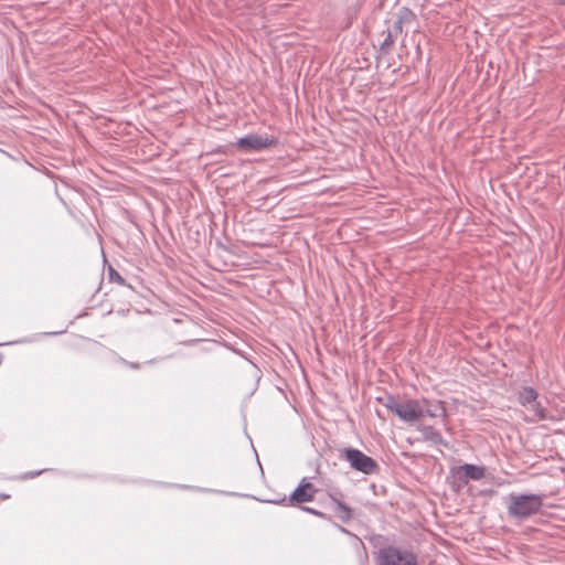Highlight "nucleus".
<instances>
[{
    "instance_id": "obj_1",
    "label": "nucleus",
    "mask_w": 565,
    "mask_h": 565,
    "mask_svg": "<svg viewBox=\"0 0 565 565\" xmlns=\"http://www.w3.org/2000/svg\"><path fill=\"white\" fill-rule=\"evenodd\" d=\"M505 504L510 518L524 521L541 511L543 497L536 493L511 492L505 498Z\"/></svg>"
},
{
    "instance_id": "obj_2",
    "label": "nucleus",
    "mask_w": 565,
    "mask_h": 565,
    "mask_svg": "<svg viewBox=\"0 0 565 565\" xmlns=\"http://www.w3.org/2000/svg\"><path fill=\"white\" fill-rule=\"evenodd\" d=\"M486 476V468L483 466L473 463H463L458 467H452L449 471L450 487L455 491L462 490L470 480L479 481Z\"/></svg>"
},
{
    "instance_id": "obj_3",
    "label": "nucleus",
    "mask_w": 565,
    "mask_h": 565,
    "mask_svg": "<svg viewBox=\"0 0 565 565\" xmlns=\"http://www.w3.org/2000/svg\"><path fill=\"white\" fill-rule=\"evenodd\" d=\"M385 406L405 423H414L424 417V407L416 399L399 402L393 396H388Z\"/></svg>"
},
{
    "instance_id": "obj_4",
    "label": "nucleus",
    "mask_w": 565,
    "mask_h": 565,
    "mask_svg": "<svg viewBox=\"0 0 565 565\" xmlns=\"http://www.w3.org/2000/svg\"><path fill=\"white\" fill-rule=\"evenodd\" d=\"M379 565H417L416 555L393 545L383 546L376 554Z\"/></svg>"
},
{
    "instance_id": "obj_5",
    "label": "nucleus",
    "mask_w": 565,
    "mask_h": 565,
    "mask_svg": "<svg viewBox=\"0 0 565 565\" xmlns=\"http://www.w3.org/2000/svg\"><path fill=\"white\" fill-rule=\"evenodd\" d=\"M341 458L345 459L350 467L364 475H374L380 470L379 463L361 450L347 447L341 450Z\"/></svg>"
},
{
    "instance_id": "obj_6",
    "label": "nucleus",
    "mask_w": 565,
    "mask_h": 565,
    "mask_svg": "<svg viewBox=\"0 0 565 565\" xmlns=\"http://www.w3.org/2000/svg\"><path fill=\"white\" fill-rule=\"evenodd\" d=\"M277 143V138L273 136H260L256 134H248L238 138L236 141V146L246 152L262 151Z\"/></svg>"
},
{
    "instance_id": "obj_7",
    "label": "nucleus",
    "mask_w": 565,
    "mask_h": 565,
    "mask_svg": "<svg viewBox=\"0 0 565 565\" xmlns=\"http://www.w3.org/2000/svg\"><path fill=\"white\" fill-rule=\"evenodd\" d=\"M315 492H316V490L313 488V484L311 482L307 481L306 478H303L299 482L298 487L291 492V494L289 495L288 499L284 498L280 501H275V502L276 503L288 502L287 504L292 503V502H297V503L309 502V501H312Z\"/></svg>"
},
{
    "instance_id": "obj_8",
    "label": "nucleus",
    "mask_w": 565,
    "mask_h": 565,
    "mask_svg": "<svg viewBox=\"0 0 565 565\" xmlns=\"http://www.w3.org/2000/svg\"><path fill=\"white\" fill-rule=\"evenodd\" d=\"M524 408L529 413V415L525 417V420L529 423H537L541 420L551 419V417L547 415L546 409L540 402H537V399H535L533 404H529Z\"/></svg>"
},
{
    "instance_id": "obj_9",
    "label": "nucleus",
    "mask_w": 565,
    "mask_h": 565,
    "mask_svg": "<svg viewBox=\"0 0 565 565\" xmlns=\"http://www.w3.org/2000/svg\"><path fill=\"white\" fill-rule=\"evenodd\" d=\"M330 498L333 504L332 510L334 515L343 523L350 522L352 519V509L334 495H330Z\"/></svg>"
},
{
    "instance_id": "obj_10",
    "label": "nucleus",
    "mask_w": 565,
    "mask_h": 565,
    "mask_svg": "<svg viewBox=\"0 0 565 565\" xmlns=\"http://www.w3.org/2000/svg\"><path fill=\"white\" fill-rule=\"evenodd\" d=\"M537 397L539 394L536 390L532 386L521 387L516 396L519 404L523 407L527 406L529 404H533L535 399H537Z\"/></svg>"
},
{
    "instance_id": "obj_11",
    "label": "nucleus",
    "mask_w": 565,
    "mask_h": 565,
    "mask_svg": "<svg viewBox=\"0 0 565 565\" xmlns=\"http://www.w3.org/2000/svg\"><path fill=\"white\" fill-rule=\"evenodd\" d=\"M422 433L424 439L434 445H447L441 434L433 426H424Z\"/></svg>"
},
{
    "instance_id": "obj_12",
    "label": "nucleus",
    "mask_w": 565,
    "mask_h": 565,
    "mask_svg": "<svg viewBox=\"0 0 565 565\" xmlns=\"http://www.w3.org/2000/svg\"><path fill=\"white\" fill-rule=\"evenodd\" d=\"M415 13L406 7L401 8L396 17V20L401 21L402 24L411 23L415 21Z\"/></svg>"
},
{
    "instance_id": "obj_13",
    "label": "nucleus",
    "mask_w": 565,
    "mask_h": 565,
    "mask_svg": "<svg viewBox=\"0 0 565 565\" xmlns=\"http://www.w3.org/2000/svg\"><path fill=\"white\" fill-rule=\"evenodd\" d=\"M444 412H445V409L443 407L441 402H438L434 408H431L430 406L424 407V416H428L431 418L444 414Z\"/></svg>"
},
{
    "instance_id": "obj_14",
    "label": "nucleus",
    "mask_w": 565,
    "mask_h": 565,
    "mask_svg": "<svg viewBox=\"0 0 565 565\" xmlns=\"http://www.w3.org/2000/svg\"><path fill=\"white\" fill-rule=\"evenodd\" d=\"M108 278L110 281L118 282L120 285H125V279L113 267L108 268Z\"/></svg>"
},
{
    "instance_id": "obj_15",
    "label": "nucleus",
    "mask_w": 565,
    "mask_h": 565,
    "mask_svg": "<svg viewBox=\"0 0 565 565\" xmlns=\"http://www.w3.org/2000/svg\"><path fill=\"white\" fill-rule=\"evenodd\" d=\"M403 25L404 24H402L401 21L395 20L387 33L397 39V36L403 32Z\"/></svg>"
},
{
    "instance_id": "obj_16",
    "label": "nucleus",
    "mask_w": 565,
    "mask_h": 565,
    "mask_svg": "<svg viewBox=\"0 0 565 565\" xmlns=\"http://www.w3.org/2000/svg\"><path fill=\"white\" fill-rule=\"evenodd\" d=\"M301 510L307 512V513H310L312 515H316L318 518H321V519H324V520H330V518L326 513H323V512H321L319 510H316L313 508L303 505V507H301Z\"/></svg>"
},
{
    "instance_id": "obj_17",
    "label": "nucleus",
    "mask_w": 565,
    "mask_h": 565,
    "mask_svg": "<svg viewBox=\"0 0 565 565\" xmlns=\"http://www.w3.org/2000/svg\"><path fill=\"white\" fill-rule=\"evenodd\" d=\"M395 40H396L395 38H393L391 34L387 33L384 41L381 44V47L384 49L386 46L393 45Z\"/></svg>"
},
{
    "instance_id": "obj_18",
    "label": "nucleus",
    "mask_w": 565,
    "mask_h": 565,
    "mask_svg": "<svg viewBox=\"0 0 565 565\" xmlns=\"http://www.w3.org/2000/svg\"><path fill=\"white\" fill-rule=\"evenodd\" d=\"M335 526H337V529H338L341 533H344V534H348V535H350V534H351V532H350V531H348L344 526H342V525H338V524H337Z\"/></svg>"
},
{
    "instance_id": "obj_19",
    "label": "nucleus",
    "mask_w": 565,
    "mask_h": 565,
    "mask_svg": "<svg viewBox=\"0 0 565 565\" xmlns=\"http://www.w3.org/2000/svg\"><path fill=\"white\" fill-rule=\"evenodd\" d=\"M41 472H42V471L30 472V473H28L26 476H28L29 478H33V477H35V476H39Z\"/></svg>"
}]
</instances>
